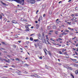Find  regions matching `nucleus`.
<instances>
[{"mask_svg":"<svg viewBox=\"0 0 78 78\" xmlns=\"http://www.w3.org/2000/svg\"><path fill=\"white\" fill-rule=\"evenodd\" d=\"M43 16L44 17L45 16V14L43 15Z\"/></svg>","mask_w":78,"mask_h":78,"instance_id":"nucleus-47","label":"nucleus"},{"mask_svg":"<svg viewBox=\"0 0 78 78\" xmlns=\"http://www.w3.org/2000/svg\"><path fill=\"white\" fill-rule=\"evenodd\" d=\"M64 54V55L66 54V55H68V54H67V52H65Z\"/></svg>","mask_w":78,"mask_h":78,"instance_id":"nucleus-33","label":"nucleus"},{"mask_svg":"<svg viewBox=\"0 0 78 78\" xmlns=\"http://www.w3.org/2000/svg\"><path fill=\"white\" fill-rule=\"evenodd\" d=\"M73 33H70L69 34H71V35H72V34H73Z\"/></svg>","mask_w":78,"mask_h":78,"instance_id":"nucleus-59","label":"nucleus"},{"mask_svg":"<svg viewBox=\"0 0 78 78\" xmlns=\"http://www.w3.org/2000/svg\"><path fill=\"white\" fill-rule=\"evenodd\" d=\"M21 21H23V20H23V19L22 18H21Z\"/></svg>","mask_w":78,"mask_h":78,"instance_id":"nucleus-39","label":"nucleus"},{"mask_svg":"<svg viewBox=\"0 0 78 78\" xmlns=\"http://www.w3.org/2000/svg\"><path fill=\"white\" fill-rule=\"evenodd\" d=\"M12 23H17V21L13 20L12 21Z\"/></svg>","mask_w":78,"mask_h":78,"instance_id":"nucleus-7","label":"nucleus"},{"mask_svg":"<svg viewBox=\"0 0 78 78\" xmlns=\"http://www.w3.org/2000/svg\"><path fill=\"white\" fill-rule=\"evenodd\" d=\"M75 53H76V55H77V56H78V54L77 53V52H75Z\"/></svg>","mask_w":78,"mask_h":78,"instance_id":"nucleus-30","label":"nucleus"},{"mask_svg":"<svg viewBox=\"0 0 78 78\" xmlns=\"http://www.w3.org/2000/svg\"><path fill=\"white\" fill-rule=\"evenodd\" d=\"M38 39H35L34 40V41H35V42H37V41H38Z\"/></svg>","mask_w":78,"mask_h":78,"instance_id":"nucleus-20","label":"nucleus"},{"mask_svg":"<svg viewBox=\"0 0 78 78\" xmlns=\"http://www.w3.org/2000/svg\"><path fill=\"white\" fill-rule=\"evenodd\" d=\"M53 31H54L53 30H52L49 31V32H53Z\"/></svg>","mask_w":78,"mask_h":78,"instance_id":"nucleus-29","label":"nucleus"},{"mask_svg":"<svg viewBox=\"0 0 78 78\" xmlns=\"http://www.w3.org/2000/svg\"><path fill=\"white\" fill-rule=\"evenodd\" d=\"M49 14H52V11L49 10Z\"/></svg>","mask_w":78,"mask_h":78,"instance_id":"nucleus-8","label":"nucleus"},{"mask_svg":"<svg viewBox=\"0 0 78 78\" xmlns=\"http://www.w3.org/2000/svg\"><path fill=\"white\" fill-rule=\"evenodd\" d=\"M42 36H43V37L44 38V34H43L42 35Z\"/></svg>","mask_w":78,"mask_h":78,"instance_id":"nucleus-46","label":"nucleus"},{"mask_svg":"<svg viewBox=\"0 0 78 78\" xmlns=\"http://www.w3.org/2000/svg\"><path fill=\"white\" fill-rule=\"evenodd\" d=\"M4 67H6V68H7L8 67V66H4Z\"/></svg>","mask_w":78,"mask_h":78,"instance_id":"nucleus-52","label":"nucleus"},{"mask_svg":"<svg viewBox=\"0 0 78 78\" xmlns=\"http://www.w3.org/2000/svg\"><path fill=\"white\" fill-rule=\"evenodd\" d=\"M3 50H5V48H0V50L2 51Z\"/></svg>","mask_w":78,"mask_h":78,"instance_id":"nucleus-13","label":"nucleus"},{"mask_svg":"<svg viewBox=\"0 0 78 78\" xmlns=\"http://www.w3.org/2000/svg\"><path fill=\"white\" fill-rule=\"evenodd\" d=\"M74 58H78V56H74Z\"/></svg>","mask_w":78,"mask_h":78,"instance_id":"nucleus-57","label":"nucleus"},{"mask_svg":"<svg viewBox=\"0 0 78 78\" xmlns=\"http://www.w3.org/2000/svg\"><path fill=\"white\" fill-rule=\"evenodd\" d=\"M18 42H19V43H20V42H21V41H18Z\"/></svg>","mask_w":78,"mask_h":78,"instance_id":"nucleus-56","label":"nucleus"},{"mask_svg":"<svg viewBox=\"0 0 78 78\" xmlns=\"http://www.w3.org/2000/svg\"><path fill=\"white\" fill-rule=\"evenodd\" d=\"M18 73V75H21V73Z\"/></svg>","mask_w":78,"mask_h":78,"instance_id":"nucleus-42","label":"nucleus"},{"mask_svg":"<svg viewBox=\"0 0 78 78\" xmlns=\"http://www.w3.org/2000/svg\"><path fill=\"white\" fill-rule=\"evenodd\" d=\"M2 44H5V42H2Z\"/></svg>","mask_w":78,"mask_h":78,"instance_id":"nucleus-34","label":"nucleus"},{"mask_svg":"<svg viewBox=\"0 0 78 78\" xmlns=\"http://www.w3.org/2000/svg\"><path fill=\"white\" fill-rule=\"evenodd\" d=\"M39 12V10H37V11L36 12V14H37V12Z\"/></svg>","mask_w":78,"mask_h":78,"instance_id":"nucleus-32","label":"nucleus"},{"mask_svg":"<svg viewBox=\"0 0 78 78\" xmlns=\"http://www.w3.org/2000/svg\"><path fill=\"white\" fill-rule=\"evenodd\" d=\"M48 34H49V35H51V33H49Z\"/></svg>","mask_w":78,"mask_h":78,"instance_id":"nucleus-48","label":"nucleus"},{"mask_svg":"<svg viewBox=\"0 0 78 78\" xmlns=\"http://www.w3.org/2000/svg\"><path fill=\"white\" fill-rule=\"evenodd\" d=\"M26 29H29V27H26Z\"/></svg>","mask_w":78,"mask_h":78,"instance_id":"nucleus-28","label":"nucleus"},{"mask_svg":"<svg viewBox=\"0 0 78 78\" xmlns=\"http://www.w3.org/2000/svg\"><path fill=\"white\" fill-rule=\"evenodd\" d=\"M65 34V32H63L62 33L60 34V35H64Z\"/></svg>","mask_w":78,"mask_h":78,"instance_id":"nucleus-25","label":"nucleus"},{"mask_svg":"<svg viewBox=\"0 0 78 78\" xmlns=\"http://www.w3.org/2000/svg\"><path fill=\"white\" fill-rule=\"evenodd\" d=\"M26 39H28L29 38H28V37H27L26 38Z\"/></svg>","mask_w":78,"mask_h":78,"instance_id":"nucleus-62","label":"nucleus"},{"mask_svg":"<svg viewBox=\"0 0 78 78\" xmlns=\"http://www.w3.org/2000/svg\"><path fill=\"white\" fill-rule=\"evenodd\" d=\"M75 16L74 14H72V15H71V16H72V17H73V16Z\"/></svg>","mask_w":78,"mask_h":78,"instance_id":"nucleus-44","label":"nucleus"},{"mask_svg":"<svg viewBox=\"0 0 78 78\" xmlns=\"http://www.w3.org/2000/svg\"><path fill=\"white\" fill-rule=\"evenodd\" d=\"M45 67L46 68V69H48V66H47V65H45Z\"/></svg>","mask_w":78,"mask_h":78,"instance_id":"nucleus-23","label":"nucleus"},{"mask_svg":"<svg viewBox=\"0 0 78 78\" xmlns=\"http://www.w3.org/2000/svg\"><path fill=\"white\" fill-rule=\"evenodd\" d=\"M70 75L71 76H72L73 78H74V76H73V75H72V74H70Z\"/></svg>","mask_w":78,"mask_h":78,"instance_id":"nucleus-18","label":"nucleus"},{"mask_svg":"<svg viewBox=\"0 0 78 78\" xmlns=\"http://www.w3.org/2000/svg\"><path fill=\"white\" fill-rule=\"evenodd\" d=\"M68 29H69V30H71V28L70 27H68Z\"/></svg>","mask_w":78,"mask_h":78,"instance_id":"nucleus-40","label":"nucleus"},{"mask_svg":"<svg viewBox=\"0 0 78 78\" xmlns=\"http://www.w3.org/2000/svg\"><path fill=\"white\" fill-rule=\"evenodd\" d=\"M73 50H76V49H75V48H73Z\"/></svg>","mask_w":78,"mask_h":78,"instance_id":"nucleus-64","label":"nucleus"},{"mask_svg":"<svg viewBox=\"0 0 78 78\" xmlns=\"http://www.w3.org/2000/svg\"><path fill=\"white\" fill-rule=\"evenodd\" d=\"M1 61H3V59H2V58L0 60Z\"/></svg>","mask_w":78,"mask_h":78,"instance_id":"nucleus-53","label":"nucleus"},{"mask_svg":"<svg viewBox=\"0 0 78 78\" xmlns=\"http://www.w3.org/2000/svg\"><path fill=\"white\" fill-rule=\"evenodd\" d=\"M31 28H32V29H33V28H34V27L32 26Z\"/></svg>","mask_w":78,"mask_h":78,"instance_id":"nucleus-55","label":"nucleus"},{"mask_svg":"<svg viewBox=\"0 0 78 78\" xmlns=\"http://www.w3.org/2000/svg\"><path fill=\"white\" fill-rule=\"evenodd\" d=\"M47 30H50L51 29V26H48L47 27Z\"/></svg>","mask_w":78,"mask_h":78,"instance_id":"nucleus-5","label":"nucleus"},{"mask_svg":"<svg viewBox=\"0 0 78 78\" xmlns=\"http://www.w3.org/2000/svg\"><path fill=\"white\" fill-rule=\"evenodd\" d=\"M59 54H62V52H61V51H60L59 52Z\"/></svg>","mask_w":78,"mask_h":78,"instance_id":"nucleus-38","label":"nucleus"},{"mask_svg":"<svg viewBox=\"0 0 78 78\" xmlns=\"http://www.w3.org/2000/svg\"><path fill=\"white\" fill-rule=\"evenodd\" d=\"M7 19H6V18H4V20L5 21H6Z\"/></svg>","mask_w":78,"mask_h":78,"instance_id":"nucleus-54","label":"nucleus"},{"mask_svg":"<svg viewBox=\"0 0 78 78\" xmlns=\"http://www.w3.org/2000/svg\"><path fill=\"white\" fill-rule=\"evenodd\" d=\"M1 18H2V15H0V19H1Z\"/></svg>","mask_w":78,"mask_h":78,"instance_id":"nucleus-31","label":"nucleus"},{"mask_svg":"<svg viewBox=\"0 0 78 78\" xmlns=\"http://www.w3.org/2000/svg\"><path fill=\"white\" fill-rule=\"evenodd\" d=\"M31 76H34L35 77H37V78H40V76H39L37 75V74H35L34 75H33Z\"/></svg>","mask_w":78,"mask_h":78,"instance_id":"nucleus-3","label":"nucleus"},{"mask_svg":"<svg viewBox=\"0 0 78 78\" xmlns=\"http://www.w3.org/2000/svg\"><path fill=\"white\" fill-rule=\"evenodd\" d=\"M13 46L15 48H16V45L13 44Z\"/></svg>","mask_w":78,"mask_h":78,"instance_id":"nucleus-27","label":"nucleus"},{"mask_svg":"<svg viewBox=\"0 0 78 78\" xmlns=\"http://www.w3.org/2000/svg\"><path fill=\"white\" fill-rule=\"evenodd\" d=\"M67 68H68L69 70H72V68L70 67H69V66H67Z\"/></svg>","mask_w":78,"mask_h":78,"instance_id":"nucleus-10","label":"nucleus"},{"mask_svg":"<svg viewBox=\"0 0 78 78\" xmlns=\"http://www.w3.org/2000/svg\"><path fill=\"white\" fill-rule=\"evenodd\" d=\"M58 65L59 66H61V64L60 63H58Z\"/></svg>","mask_w":78,"mask_h":78,"instance_id":"nucleus-50","label":"nucleus"},{"mask_svg":"<svg viewBox=\"0 0 78 78\" xmlns=\"http://www.w3.org/2000/svg\"><path fill=\"white\" fill-rule=\"evenodd\" d=\"M58 39H59V40H60V41H61L62 40V39L60 38H58Z\"/></svg>","mask_w":78,"mask_h":78,"instance_id":"nucleus-45","label":"nucleus"},{"mask_svg":"<svg viewBox=\"0 0 78 78\" xmlns=\"http://www.w3.org/2000/svg\"><path fill=\"white\" fill-rule=\"evenodd\" d=\"M38 58H39V59H42V56H41V57L38 56Z\"/></svg>","mask_w":78,"mask_h":78,"instance_id":"nucleus-17","label":"nucleus"},{"mask_svg":"<svg viewBox=\"0 0 78 78\" xmlns=\"http://www.w3.org/2000/svg\"><path fill=\"white\" fill-rule=\"evenodd\" d=\"M9 0L10 1H15V2H17V3H20V4H22V5H23L24 4V0H21V1H20L19 0Z\"/></svg>","mask_w":78,"mask_h":78,"instance_id":"nucleus-1","label":"nucleus"},{"mask_svg":"<svg viewBox=\"0 0 78 78\" xmlns=\"http://www.w3.org/2000/svg\"><path fill=\"white\" fill-rule=\"evenodd\" d=\"M37 45H38V46H39V43H37Z\"/></svg>","mask_w":78,"mask_h":78,"instance_id":"nucleus-51","label":"nucleus"},{"mask_svg":"<svg viewBox=\"0 0 78 78\" xmlns=\"http://www.w3.org/2000/svg\"><path fill=\"white\" fill-rule=\"evenodd\" d=\"M3 60H4V61H6V62H8V61H7L6 60V59H3Z\"/></svg>","mask_w":78,"mask_h":78,"instance_id":"nucleus-37","label":"nucleus"},{"mask_svg":"<svg viewBox=\"0 0 78 78\" xmlns=\"http://www.w3.org/2000/svg\"><path fill=\"white\" fill-rule=\"evenodd\" d=\"M78 45V44H77L76 45V47H77Z\"/></svg>","mask_w":78,"mask_h":78,"instance_id":"nucleus-63","label":"nucleus"},{"mask_svg":"<svg viewBox=\"0 0 78 78\" xmlns=\"http://www.w3.org/2000/svg\"><path fill=\"white\" fill-rule=\"evenodd\" d=\"M25 31H29L30 29H26L25 30Z\"/></svg>","mask_w":78,"mask_h":78,"instance_id":"nucleus-21","label":"nucleus"},{"mask_svg":"<svg viewBox=\"0 0 78 78\" xmlns=\"http://www.w3.org/2000/svg\"><path fill=\"white\" fill-rule=\"evenodd\" d=\"M71 60H72L73 61V62L75 61L74 59H73L72 58H71Z\"/></svg>","mask_w":78,"mask_h":78,"instance_id":"nucleus-36","label":"nucleus"},{"mask_svg":"<svg viewBox=\"0 0 78 78\" xmlns=\"http://www.w3.org/2000/svg\"><path fill=\"white\" fill-rule=\"evenodd\" d=\"M75 73H76V75H77V74H78V70L76 71Z\"/></svg>","mask_w":78,"mask_h":78,"instance_id":"nucleus-12","label":"nucleus"},{"mask_svg":"<svg viewBox=\"0 0 78 78\" xmlns=\"http://www.w3.org/2000/svg\"><path fill=\"white\" fill-rule=\"evenodd\" d=\"M53 29H56V26L55 25L53 26Z\"/></svg>","mask_w":78,"mask_h":78,"instance_id":"nucleus-6","label":"nucleus"},{"mask_svg":"<svg viewBox=\"0 0 78 78\" xmlns=\"http://www.w3.org/2000/svg\"><path fill=\"white\" fill-rule=\"evenodd\" d=\"M67 23H68V24H69V25H71V24H70V23H71V22H68Z\"/></svg>","mask_w":78,"mask_h":78,"instance_id":"nucleus-22","label":"nucleus"},{"mask_svg":"<svg viewBox=\"0 0 78 78\" xmlns=\"http://www.w3.org/2000/svg\"><path fill=\"white\" fill-rule=\"evenodd\" d=\"M11 67H15V66L14 65H12L11 66Z\"/></svg>","mask_w":78,"mask_h":78,"instance_id":"nucleus-43","label":"nucleus"},{"mask_svg":"<svg viewBox=\"0 0 78 78\" xmlns=\"http://www.w3.org/2000/svg\"><path fill=\"white\" fill-rule=\"evenodd\" d=\"M24 66H28L29 65H28L27 64H25Z\"/></svg>","mask_w":78,"mask_h":78,"instance_id":"nucleus-26","label":"nucleus"},{"mask_svg":"<svg viewBox=\"0 0 78 78\" xmlns=\"http://www.w3.org/2000/svg\"><path fill=\"white\" fill-rule=\"evenodd\" d=\"M75 9L76 10H77V11H78V7H76L75 8Z\"/></svg>","mask_w":78,"mask_h":78,"instance_id":"nucleus-16","label":"nucleus"},{"mask_svg":"<svg viewBox=\"0 0 78 78\" xmlns=\"http://www.w3.org/2000/svg\"><path fill=\"white\" fill-rule=\"evenodd\" d=\"M71 1H72V0H69L68 2H71Z\"/></svg>","mask_w":78,"mask_h":78,"instance_id":"nucleus-60","label":"nucleus"},{"mask_svg":"<svg viewBox=\"0 0 78 78\" xmlns=\"http://www.w3.org/2000/svg\"><path fill=\"white\" fill-rule=\"evenodd\" d=\"M44 53L46 54V55H47V52H46V51H47V50L46 48H44Z\"/></svg>","mask_w":78,"mask_h":78,"instance_id":"nucleus-4","label":"nucleus"},{"mask_svg":"<svg viewBox=\"0 0 78 78\" xmlns=\"http://www.w3.org/2000/svg\"><path fill=\"white\" fill-rule=\"evenodd\" d=\"M30 41H33V39L32 38V37H30Z\"/></svg>","mask_w":78,"mask_h":78,"instance_id":"nucleus-24","label":"nucleus"},{"mask_svg":"<svg viewBox=\"0 0 78 78\" xmlns=\"http://www.w3.org/2000/svg\"><path fill=\"white\" fill-rule=\"evenodd\" d=\"M7 56H9V57H11V56L9 55H7Z\"/></svg>","mask_w":78,"mask_h":78,"instance_id":"nucleus-61","label":"nucleus"},{"mask_svg":"<svg viewBox=\"0 0 78 78\" xmlns=\"http://www.w3.org/2000/svg\"><path fill=\"white\" fill-rule=\"evenodd\" d=\"M48 53L49 55L50 56H51V52H50V51H48Z\"/></svg>","mask_w":78,"mask_h":78,"instance_id":"nucleus-9","label":"nucleus"},{"mask_svg":"<svg viewBox=\"0 0 78 78\" xmlns=\"http://www.w3.org/2000/svg\"><path fill=\"white\" fill-rule=\"evenodd\" d=\"M46 42V44H49L50 45V43H49V42H48V41H47Z\"/></svg>","mask_w":78,"mask_h":78,"instance_id":"nucleus-11","label":"nucleus"},{"mask_svg":"<svg viewBox=\"0 0 78 78\" xmlns=\"http://www.w3.org/2000/svg\"><path fill=\"white\" fill-rule=\"evenodd\" d=\"M34 45L36 47H37V45L36 44H34Z\"/></svg>","mask_w":78,"mask_h":78,"instance_id":"nucleus-49","label":"nucleus"},{"mask_svg":"<svg viewBox=\"0 0 78 78\" xmlns=\"http://www.w3.org/2000/svg\"><path fill=\"white\" fill-rule=\"evenodd\" d=\"M55 34H58V31H55Z\"/></svg>","mask_w":78,"mask_h":78,"instance_id":"nucleus-19","label":"nucleus"},{"mask_svg":"<svg viewBox=\"0 0 78 78\" xmlns=\"http://www.w3.org/2000/svg\"><path fill=\"white\" fill-rule=\"evenodd\" d=\"M16 60V61H20V60H19V58H16V59H15Z\"/></svg>","mask_w":78,"mask_h":78,"instance_id":"nucleus-14","label":"nucleus"},{"mask_svg":"<svg viewBox=\"0 0 78 78\" xmlns=\"http://www.w3.org/2000/svg\"><path fill=\"white\" fill-rule=\"evenodd\" d=\"M34 34H32L30 35V36H33V35H34Z\"/></svg>","mask_w":78,"mask_h":78,"instance_id":"nucleus-35","label":"nucleus"},{"mask_svg":"<svg viewBox=\"0 0 78 78\" xmlns=\"http://www.w3.org/2000/svg\"><path fill=\"white\" fill-rule=\"evenodd\" d=\"M1 3L3 5H6V4L3 2H1Z\"/></svg>","mask_w":78,"mask_h":78,"instance_id":"nucleus-15","label":"nucleus"},{"mask_svg":"<svg viewBox=\"0 0 78 78\" xmlns=\"http://www.w3.org/2000/svg\"><path fill=\"white\" fill-rule=\"evenodd\" d=\"M35 23H37V21H35Z\"/></svg>","mask_w":78,"mask_h":78,"instance_id":"nucleus-58","label":"nucleus"},{"mask_svg":"<svg viewBox=\"0 0 78 78\" xmlns=\"http://www.w3.org/2000/svg\"><path fill=\"white\" fill-rule=\"evenodd\" d=\"M75 38H76V37H75L74 38H73V39H75Z\"/></svg>","mask_w":78,"mask_h":78,"instance_id":"nucleus-41","label":"nucleus"},{"mask_svg":"<svg viewBox=\"0 0 78 78\" xmlns=\"http://www.w3.org/2000/svg\"><path fill=\"white\" fill-rule=\"evenodd\" d=\"M30 3L32 4H34V3H35L36 1L35 0H31L30 1Z\"/></svg>","mask_w":78,"mask_h":78,"instance_id":"nucleus-2","label":"nucleus"}]
</instances>
